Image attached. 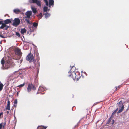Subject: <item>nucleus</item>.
I'll return each mask as SVG.
<instances>
[{
    "instance_id": "f257e3e1",
    "label": "nucleus",
    "mask_w": 129,
    "mask_h": 129,
    "mask_svg": "<svg viewBox=\"0 0 129 129\" xmlns=\"http://www.w3.org/2000/svg\"><path fill=\"white\" fill-rule=\"evenodd\" d=\"M69 77H72L75 81H78L80 78L81 76L79 72H70L69 71L67 74Z\"/></svg>"
},
{
    "instance_id": "f03ea898",
    "label": "nucleus",
    "mask_w": 129,
    "mask_h": 129,
    "mask_svg": "<svg viewBox=\"0 0 129 129\" xmlns=\"http://www.w3.org/2000/svg\"><path fill=\"white\" fill-rule=\"evenodd\" d=\"M26 59L27 60L30 62L34 61L35 63L36 61L35 59H34L33 56V54L30 53L28 54L26 57Z\"/></svg>"
},
{
    "instance_id": "7ed1b4c3",
    "label": "nucleus",
    "mask_w": 129,
    "mask_h": 129,
    "mask_svg": "<svg viewBox=\"0 0 129 129\" xmlns=\"http://www.w3.org/2000/svg\"><path fill=\"white\" fill-rule=\"evenodd\" d=\"M36 89V87L32 83L28 84L27 88V91L28 92H30L32 90H35Z\"/></svg>"
},
{
    "instance_id": "20e7f679",
    "label": "nucleus",
    "mask_w": 129,
    "mask_h": 129,
    "mask_svg": "<svg viewBox=\"0 0 129 129\" xmlns=\"http://www.w3.org/2000/svg\"><path fill=\"white\" fill-rule=\"evenodd\" d=\"M20 20L19 18H15L14 22H13V25L17 26L20 24Z\"/></svg>"
},
{
    "instance_id": "39448f33",
    "label": "nucleus",
    "mask_w": 129,
    "mask_h": 129,
    "mask_svg": "<svg viewBox=\"0 0 129 129\" xmlns=\"http://www.w3.org/2000/svg\"><path fill=\"white\" fill-rule=\"evenodd\" d=\"M15 54L21 57L22 55V53L20 49L18 48H16L15 49Z\"/></svg>"
},
{
    "instance_id": "423d86ee",
    "label": "nucleus",
    "mask_w": 129,
    "mask_h": 129,
    "mask_svg": "<svg viewBox=\"0 0 129 129\" xmlns=\"http://www.w3.org/2000/svg\"><path fill=\"white\" fill-rule=\"evenodd\" d=\"M5 27V29L7 30L8 28L9 27V26H8L6 24L3 22L1 26L0 27V29H3Z\"/></svg>"
},
{
    "instance_id": "0eeeda50",
    "label": "nucleus",
    "mask_w": 129,
    "mask_h": 129,
    "mask_svg": "<svg viewBox=\"0 0 129 129\" xmlns=\"http://www.w3.org/2000/svg\"><path fill=\"white\" fill-rule=\"evenodd\" d=\"M26 16H25V18H30V16L32 14V12L31 11H28L26 13Z\"/></svg>"
},
{
    "instance_id": "6e6552de",
    "label": "nucleus",
    "mask_w": 129,
    "mask_h": 129,
    "mask_svg": "<svg viewBox=\"0 0 129 129\" xmlns=\"http://www.w3.org/2000/svg\"><path fill=\"white\" fill-rule=\"evenodd\" d=\"M33 3H36L38 6H41V2L38 0H32Z\"/></svg>"
},
{
    "instance_id": "1a4fd4ad",
    "label": "nucleus",
    "mask_w": 129,
    "mask_h": 129,
    "mask_svg": "<svg viewBox=\"0 0 129 129\" xmlns=\"http://www.w3.org/2000/svg\"><path fill=\"white\" fill-rule=\"evenodd\" d=\"M49 7L51 6H53L54 4V2L53 0H49Z\"/></svg>"
},
{
    "instance_id": "9d476101",
    "label": "nucleus",
    "mask_w": 129,
    "mask_h": 129,
    "mask_svg": "<svg viewBox=\"0 0 129 129\" xmlns=\"http://www.w3.org/2000/svg\"><path fill=\"white\" fill-rule=\"evenodd\" d=\"M6 109V110H10V101L9 100L8 101L7 106Z\"/></svg>"
},
{
    "instance_id": "9b49d317",
    "label": "nucleus",
    "mask_w": 129,
    "mask_h": 129,
    "mask_svg": "<svg viewBox=\"0 0 129 129\" xmlns=\"http://www.w3.org/2000/svg\"><path fill=\"white\" fill-rule=\"evenodd\" d=\"M39 54L38 53H36V59L37 60V62H38L40 59V57H39ZM38 65L39 66H40V63L39 62H38Z\"/></svg>"
},
{
    "instance_id": "f8f14e48",
    "label": "nucleus",
    "mask_w": 129,
    "mask_h": 129,
    "mask_svg": "<svg viewBox=\"0 0 129 129\" xmlns=\"http://www.w3.org/2000/svg\"><path fill=\"white\" fill-rule=\"evenodd\" d=\"M4 22L6 24H7L11 22V20L9 19L6 20L4 21Z\"/></svg>"
},
{
    "instance_id": "ddd939ff",
    "label": "nucleus",
    "mask_w": 129,
    "mask_h": 129,
    "mask_svg": "<svg viewBox=\"0 0 129 129\" xmlns=\"http://www.w3.org/2000/svg\"><path fill=\"white\" fill-rule=\"evenodd\" d=\"M14 12L16 14H18L20 12V11L18 9H15L13 10Z\"/></svg>"
},
{
    "instance_id": "4468645a",
    "label": "nucleus",
    "mask_w": 129,
    "mask_h": 129,
    "mask_svg": "<svg viewBox=\"0 0 129 129\" xmlns=\"http://www.w3.org/2000/svg\"><path fill=\"white\" fill-rule=\"evenodd\" d=\"M118 105L119 107V108H122V107H124V105L123 104L122 102V101H120L118 104Z\"/></svg>"
},
{
    "instance_id": "2eb2a0df",
    "label": "nucleus",
    "mask_w": 129,
    "mask_h": 129,
    "mask_svg": "<svg viewBox=\"0 0 129 129\" xmlns=\"http://www.w3.org/2000/svg\"><path fill=\"white\" fill-rule=\"evenodd\" d=\"M31 9L33 13L35 14L36 13L37 11L36 8L32 7H31Z\"/></svg>"
},
{
    "instance_id": "dca6fc26",
    "label": "nucleus",
    "mask_w": 129,
    "mask_h": 129,
    "mask_svg": "<svg viewBox=\"0 0 129 129\" xmlns=\"http://www.w3.org/2000/svg\"><path fill=\"white\" fill-rule=\"evenodd\" d=\"M26 30L25 28H23L21 29V33L22 34H23L24 33H26Z\"/></svg>"
},
{
    "instance_id": "f3484780",
    "label": "nucleus",
    "mask_w": 129,
    "mask_h": 129,
    "mask_svg": "<svg viewBox=\"0 0 129 129\" xmlns=\"http://www.w3.org/2000/svg\"><path fill=\"white\" fill-rule=\"evenodd\" d=\"M45 17L47 18L50 16V15L47 12L45 13Z\"/></svg>"
},
{
    "instance_id": "a211bd4d",
    "label": "nucleus",
    "mask_w": 129,
    "mask_h": 129,
    "mask_svg": "<svg viewBox=\"0 0 129 129\" xmlns=\"http://www.w3.org/2000/svg\"><path fill=\"white\" fill-rule=\"evenodd\" d=\"M4 86L3 84L1 82H0V91L2 90Z\"/></svg>"
},
{
    "instance_id": "6ab92c4d",
    "label": "nucleus",
    "mask_w": 129,
    "mask_h": 129,
    "mask_svg": "<svg viewBox=\"0 0 129 129\" xmlns=\"http://www.w3.org/2000/svg\"><path fill=\"white\" fill-rule=\"evenodd\" d=\"M120 108L119 109V110L117 112L118 113H119L121 112L123 110L124 107H122V108Z\"/></svg>"
},
{
    "instance_id": "aec40b11",
    "label": "nucleus",
    "mask_w": 129,
    "mask_h": 129,
    "mask_svg": "<svg viewBox=\"0 0 129 129\" xmlns=\"http://www.w3.org/2000/svg\"><path fill=\"white\" fill-rule=\"evenodd\" d=\"M44 90L43 88L42 87H39L38 91H40V92H42L43 91V90Z\"/></svg>"
},
{
    "instance_id": "412c9836",
    "label": "nucleus",
    "mask_w": 129,
    "mask_h": 129,
    "mask_svg": "<svg viewBox=\"0 0 129 129\" xmlns=\"http://www.w3.org/2000/svg\"><path fill=\"white\" fill-rule=\"evenodd\" d=\"M38 25V24L36 22H34L33 23V26L35 27H37Z\"/></svg>"
},
{
    "instance_id": "4be33fe9",
    "label": "nucleus",
    "mask_w": 129,
    "mask_h": 129,
    "mask_svg": "<svg viewBox=\"0 0 129 129\" xmlns=\"http://www.w3.org/2000/svg\"><path fill=\"white\" fill-rule=\"evenodd\" d=\"M48 7H44L43 8V11L44 12H46L47 11Z\"/></svg>"
},
{
    "instance_id": "5701e85b",
    "label": "nucleus",
    "mask_w": 129,
    "mask_h": 129,
    "mask_svg": "<svg viewBox=\"0 0 129 129\" xmlns=\"http://www.w3.org/2000/svg\"><path fill=\"white\" fill-rule=\"evenodd\" d=\"M1 63L3 66H4V64L5 63V61L4 60V58H3L1 60Z\"/></svg>"
},
{
    "instance_id": "b1692460",
    "label": "nucleus",
    "mask_w": 129,
    "mask_h": 129,
    "mask_svg": "<svg viewBox=\"0 0 129 129\" xmlns=\"http://www.w3.org/2000/svg\"><path fill=\"white\" fill-rule=\"evenodd\" d=\"M118 108H117L115 111L114 112H113L112 113V115H114L115 113H116L117 112V111L118 110Z\"/></svg>"
},
{
    "instance_id": "393cba45",
    "label": "nucleus",
    "mask_w": 129,
    "mask_h": 129,
    "mask_svg": "<svg viewBox=\"0 0 129 129\" xmlns=\"http://www.w3.org/2000/svg\"><path fill=\"white\" fill-rule=\"evenodd\" d=\"M37 17L41 16V17L40 19L43 16L42 14L41 13L38 15H37Z\"/></svg>"
},
{
    "instance_id": "a878e982",
    "label": "nucleus",
    "mask_w": 129,
    "mask_h": 129,
    "mask_svg": "<svg viewBox=\"0 0 129 129\" xmlns=\"http://www.w3.org/2000/svg\"><path fill=\"white\" fill-rule=\"evenodd\" d=\"M25 85V83H24L22 84H21L20 85H19L18 86H17L18 87H22L23 86Z\"/></svg>"
},
{
    "instance_id": "bb28decb",
    "label": "nucleus",
    "mask_w": 129,
    "mask_h": 129,
    "mask_svg": "<svg viewBox=\"0 0 129 129\" xmlns=\"http://www.w3.org/2000/svg\"><path fill=\"white\" fill-rule=\"evenodd\" d=\"M44 1L46 5L47 6H48V1L47 0H44Z\"/></svg>"
},
{
    "instance_id": "cd10ccee",
    "label": "nucleus",
    "mask_w": 129,
    "mask_h": 129,
    "mask_svg": "<svg viewBox=\"0 0 129 129\" xmlns=\"http://www.w3.org/2000/svg\"><path fill=\"white\" fill-rule=\"evenodd\" d=\"M16 35L18 36V37H20V35L19 33L18 32H16Z\"/></svg>"
},
{
    "instance_id": "c85d7f7f",
    "label": "nucleus",
    "mask_w": 129,
    "mask_h": 129,
    "mask_svg": "<svg viewBox=\"0 0 129 129\" xmlns=\"http://www.w3.org/2000/svg\"><path fill=\"white\" fill-rule=\"evenodd\" d=\"M25 21L28 24H30V21L27 19H25Z\"/></svg>"
},
{
    "instance_id": "c756f323",
    "label": "nucleus",
    "mask_w": 129,
    "mask_h": 129,
    "mask_svg": "<svg viewBox=\"0 0 129 129\" xmlns=\"http://www.w3.org/2000/svg\"><path fill=\"white\" fill-rule=\"evenodd\" d=\"M43 127H41V126H39L37 128V129H43Z\"/></svg>"
},
{
    "instance_id": "7c9ffc66",
    "label": "nucleus",
    "mask_w": 129,
    "mask_h": 129,
    "mask_svg": "<svg viewBox=\"0 0 129 129\" xmlns=\"http://www.w3.org/2000/svg\"><path fill=\"white\" fill-rule=\"evenodd\" d=\"M121 87V86L120 85H119L117 87V86H116L115 87L116 88V90H117V88H118V89H119V88Z\"/></svg>"
},
{
    "instance_id": "2f4dec72",
    "label": "nucleus",
    "mask_w": 129,
    "mask_h": 129,
    "mask_svg": "<svg viewBox=\"0 0 129 129\" xmlns=\"http://www.w3.org/2000/svg\"><path fill=\"white\" fill-rule=\"evenodd\" d=\"M17 103V101L16 99L15 100L14 102V104H16Z\"/></svg>"
},
{
    "instance_id": "473e14b6",
    "label": "nucleus",
    "mask_w": 129,
    "mask_h": 129,
    "mask_svg": "<svg viewBox=\"0 0 129 129\" xmlns=\"http://www.w3.org/2000/svg\"><path fill=\"white\" fill-rule=\"evenodd\" d=\"M0 37H1V38H5L6 37H5L4 36H3L1 34H0Z\"/></svg>"
},
{
    "instance_id": "72a5a7b5",
    "label": "nucleus",
    "mask_w": 129,
    "mask_h": 129,
    "mask_svg": "<svg viewBox=\"0 0 129 129\" xmlns=\"http://www.w3.org/2000/svg\"><path fill=\"white\" fill-rule=\"evenodd\" d=\"M3 127V125L1 124H0V129H1Z\"/></svg>"
},
{
    "instance_id": "f704fd0d",
    "label": "nucleus",
    "mask_w": 129,
    "mask_h": 129,
    "mask_svg": "<svg viewBox=\"0 0 129 129\" xmlns=\"http://www.w3.org/2000/svg\"><path fill=\"white\" fill-rule=\"evenodd\" d=\"M3 112H2L0 113V117L1 115H3Z\"/></svg>"
},
{
    "instance_id": "c9c22d12",
    "label": "nucleus",
    "mask_w": 129,
    "mask_h": 129,
    "mask_svg": "<svg viewBox=\"0 0 129 129\" xmlns=\"http://www.w3.org/2000/svg\"><path fill=\"white\" fill-rule=\"evenodd\" d=\"M41 127H43V129H46V128H47V127L46 126H41Z\"/></svg>"
},
{
    "instance_id": "e433bc0d",
    "label": "nucleus",
    "mask_w": 129,
    "mask_h": 129,
    "mask_svg": "<svg viewBox=\"0 0 129 129\" xmlns=\"http://www.w3.org/2000/svg\"><path fill=\"white\" fill-rule=\"evenodd\" d=\"M3 21L2 20L0 21V25L2 24V23L3 22Z\"/></svg>"
},
{
    "instance_id": "4c0bfd02",
    "label": "nucleus",
    "mask_w": 129,
    "mask_h": 129,
    "mask_svg": "<svg viewBox=\"0 0 129 129\" xmlns=\"http://www.w3.org/2000/svg\"><path fill=\"white\" fill-rule=\"evenodd\" d=\"M70 67H71V69H72V68H75V67H74V66H70Z\"/></svg>"
},
{
    "instance_id": "58836bf2",
    "label": "nucleus",
    "mask_w": 129,
    "mask_h": 129,
    "mask_svg": "<svg viewBox=\"0 0 129 129\" xmlns=\"http://www.w3.org/2000/svg\"><path fill=\"white\" fill-rule=\"evenodd\" d=\"M39 91H39V92H37V94H39V93H40V92H39Z\"/></svg>"
},
{
    "instance_id": "ea45409f",
    "label": "nucleus",
    "mask_w": 129,
    "mask_h": 129,
    "mask_svg": "<svg viewBox=\"0 0 129 129\" xmlns=\"http://www.w3.org/2000/svg\"><path fill=\"white\" fill-rule=\"evenodd\" d=\"M7 114H8L9 113V111H7Z\"/></svg>"
},
{
    "instance_id": "a19ab883",
    "label": "nucleus",
    "mask_w": 129,
    "mask_h": 129,
    "mask_svg": "<svg viewBox=\"0 0 129 129\" xmlns=\"http://www.w3.org/2000/svg\"><path fill=\"white\" fill-rule=\"evenodd\" d=\"M18 92H17V95H18Z\"/></svg>"
},
{
    "instance_id": "79ce46f5",
    "label": "nucleus",
    "mask_w": 129,
    "mask_h": 129,
    "mask_svg": "<svg viewBox=\"0 0 129 129\" xmlns=\"http://www.w3.org/2000/svg\"><path fill=\"white\" fill-rule=\"evenodd\" d=\"M10 20H11H11H12V19H11Z\"/></svg>"
},
{
    "instance_id": "37998d69",
    "label": "nucleus",
    "mask_w": 129,
    "mask_h": 129,
    "mask_svg": "<svg viewBox=\"0 0 129 129\" xmlns=\"http://www.w3.org/2000/svg\"><path fill=\"white\" fill-rule=\"evenodd\" d=\"M14 106L15 107H16V105L15 106V105H14Z\"/></svg>"
},
{
    "instance_id": "c03bdc74",
    "label": "nucleus",
    "mask_w": 129,
    "mask_h": 129,
    "mask_svg": "<svg viewBox=\"0 0 129 129\" xmlns=\"http://www.w3.org/2000/svg\"><path fill=\"white\" fill-rule=\"evenodd\" d=\"M39 70H38V72H39Z\"/></svg>"
}]
</instances>
